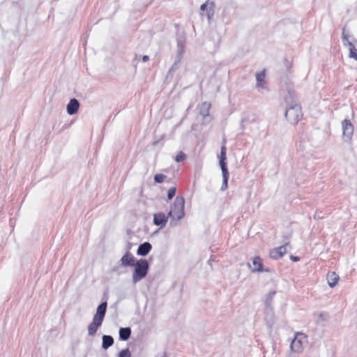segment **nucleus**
Instances as JSON below:
<instances>
[{
	"instance_id": "nucleus-29",
	"label": "nucleus",
	"mask_w": 357,
	"mask_h": 357,
	"mask_svg": "<svg viewBox=\"0 0 357 357\" xmlns=\"http://www.w3.org/2000/svg\"><path fill=\"white\" fill-rule=\"evenodd\" d=\"M211 1H209V0H207L206 3H203L201 7H200V10L202 11H204V10H206V8L209 5V3Z\"/></svg>"
},
{
	"instance_id": "nucleus-30",
	"label": "nucleus",
	"mask_w": 357,
	"mask_h": 357,
	"mask_svg": "<svg viewBox=\"0 0 357 357\" xmlns=\"http://www.w3.org/2000/svg\"><path fill=\"white\" fill-rule=\"evenodd\" d=\"M149 57L147 55H144V56H143V57H142V61H143L144 62H146V61H149Z\"/></svg>"
},
{
	"instance_id": "nucleus-3",
	"label": "nucleus",
	"mask_w": 357,
	"mask_h": 357,
	"mask_svg": "<svg viewBox=\"0 0 357 357\" xmlns=\"http://www.w3.org/2000/svg\"><path fill=\"white\" fill-rule=\"evenodd\" d=\"M184 204L185 202L183 197H176L173 206L168 213V216L171 217L173 220H181L185 215Z\"/></svg>"
},
{
	"instance_id": "nucleus-32",
	"label": "nucleus",
	"mask_w": 357,
	"mask_h": 357,
	"mask_svg": "<svg viewBox=\"0 0 357 357\" xmlns=\"http://www.w3.org/2000/svg\"><path fill=\"white\" fill-rule=\"evenodd\" d=\"M291 259H292L294 261H298V257H291Z\"/></svg>"
},
{
	"instance_id": "nucleus-10",
	"label": "nucleus",
	"mask_w": 357,
	"mask_h": 357,
	"mask_svg": "<svg viewBox=\"0 0 357 357\" xmlns=\"http://www.w3.org/2000/svg\"><path fill=\"white\" fill-rule=\"evenodd\" d=\"M288 246L289 244L287 243L284 245L273 249L270 252V257L274 259H278L282 257L287 252Z\"/></svg>"
},
{
	"instance_id": "nucleus-26",
	"label": "nucleus",
	"mask_w": 357,
	"mask_h": 357,
	"mask_svg": "<svg viewBox=\"0 0 357 357\" xmlns=\"http://www.w3.org/2000/svg\"><path fill=\"white\" fill-rule=\"evenodd\" d=\"M131 354L128 349L120 351L119 357H130Z\"/></svg>"
},
{
	"instance_id": "nucleus-1",
	"label": "nucleus",
	"mask_w": 357,
	"mask_h": 357,
	"mask_svg": "<svg viewBox=\"0 0 357 357\" xmlns=\"http://www.w3.org/2000/svg\"><path fill=\"white\" fill-rule=\"evenodd\" d=\"M107 306V302H103L98 307L93 321L88 326V334L89 335H94L98 328L101 326L105 315Z\"/></svg>"
},
{
	"instance_id": "nucleus-27",
	"label": "nucleus",
	"mask_w": 357,
	"mask_h": 357,
	"mask_svg": "<svg viewBox=\"0 0 357 357\" xmlns=\"http://www.w3.org/2000/svg\"><path fill=\"white\" fill-rule=\"evenodd\" d=\"M175 193H176V188L172 187V188H169L168 190V192H167L168 199H171L175 195Z\"/></svg>"
},
{
	"instance_id": "nucleus-11",
	"label": "nucleus",
	"mask_w": 357,
	"mask_h": 357,
	"mask_svg": "<svg viewBox=\"0 0 357 357\" xmlns=\"http://www.w3.org/2000/svg\"><path fill=\"white\" fill-rule=\"evenodd\" d=\"M168 217L169 216H166L163 213H155L153 215V222L155 225L163 227L167 222Z\"/></svg>"
},
{
	"instance_id": "nucleus-5",
	"label": "nucleus",
	"mask_w": 357,
	"mask_h": 357,
	"mask_svg": "<svg viewBox=\"0 0 357 357\" xmlns=\"http://www.w3.org/2000/svg\"><path fill=\"white\" fill-rule=\"evenodd\" d=\"M307 343L306 337L303 333H298L295 335L290 344V349L292 352L301 354Z\"/></svg>"
},
{
	"instance_id": "nucleus-22",
	"label": "nucleus",
	"mask_w": 357,
	"mask_h": 357,
	"mask_svg": "<svg viewBox=\"0 0 357 357\" xmlns=\"http://www.w3.org/2000/svg\"><path fill=\"white\" fill-rule=\"evenodd\" d=\"M264 79H265L264 71L257 74V75H256L257 83L266 82Z\"/></svg>"
},
{
	"instance_id": "nucleus-4",
	"label": "nucleus",
	"mask_w": 357,
	"mask_h": 357,
	"mask_svg": "<svg viewBox=\"0 0 357 357\" xmlns=\"http://www.w3.org/2000/svg\"><path fill=\"white\" fill-rule=\"evenodd\" d=\"M285 117L292 124H296L302 118L301 108L297 103H293L287 107Z\"/></svg>"
},
{
	"instance_id": "nucleus-15",
	"label": "nucleus",
	"mask_w": 357,
	"mask_h": 357,
	"mask_svg": "<svg viewBox=\"0 0 357 357\" xmlns=\"http://www.w3.org/2000/svg\"><path fill=\"white\" fill-rule=\"evenodd\" d=\"M326 279L329 287L333 288L337 284L339 276L335 272H328L326 275Z\"/></svg>"
},
{
	"instance_id": "nucleus-25",
	"label": "nucleus",
	"mask_w": 357,
	"mask_h": 357,
	"mask_svg": "<svg viewBox=\"0 0 357 357\" xmlns=\"http://www.w3.org/2000/svg\"><path fill=\"white\" fill-rule=\"evenodd\" d=\"M276 294L275 289L270 290L266 295V302L271 303Z\"/></svg>"
},
{
	"instance_id": "nucleus-23",
	"label": "nucleus",
	"mask_w": 357,
	"mask_h": 357,
	"mask_svg": "<svg viewBox=\"0 0 357 357\" xmlns=\"http://www.w3.org/2000/svg\"><path fill=\"white\" fill-rule=\"evenodd\" d=\"M185 158H186L185 154L183 151H180L177 153V155L175 158V160L177 162H183L185 160Z\"/></svg>"
},
{
	"instance_id": "nucleus-17",
	"label": "nucleus",
	"mask_w": 357,
	"mask_h": 357,
	"mask_svg": "<svg viewBox=\"0 0 357 357\" xmlns=\"http://www.w3.org/2000/svg\"><path fill=\"white\" fill-rule=\"evenodd\" d=\"M131 334V330L130 328H121L119 330V337L122 340H127Z\"/></svg>"
},
{
	"instance_id": "nucleus-9",
	"label": "nucleus",
	"mask_w": 357,
	"mask_h": 357,
	"mask_svg": "<svg viewBox=\"0 0 357 357\" xmlns=\"http://www.w3.org/2000/svg\"><path fill=\"white\" fill-rule=\"evenodd\" d=\"M342 135L344 137L350 139L354 133V127L349 120H344L342 123Z\"/></svg>"
},
{
	"instance_id": "nucleus-31",
	"label": "nucleus",
	"mask_w": 357,
	"mask_h": 357,
	"mask_svg": "<svg viewBox=\"0 0 357 357\" xmlns=\"http://www.w3.org/2000/svg\"><path fill=\"white\" fill-rule=\"evenodd\" d=\"M155 357H167V356L166 354L162 353L161 354L156 356Z\"/></svg>"
},
{
	"instance_id": "nucleus-8",
	"label": "nucleus",
	"mask_w": 357,
	"mask_h": 357,
	"mask_svg": "<svg viewBox=\"0 0 357 357\" xmlns=\"http://www.w3.org/2000/svg\"><path fill=\"white\" fill-rule=\"evenodd\" d=\"M211 108V103L208 102H202L199 107V114L202 116L203 120L206 123H208L211 121L212 118L209 116V109Z\"/></svg>"
},
{
	"instance_id": "nucleus-13",
	"label": "nucleus",
	"mask_w": 357,
	"mask_h": 357,
	"mask_svg": "<svg viewBox=\"0 0 357 357\" xmlns=\"http://www.w3.org/2000/svg\"><path fill=\"white\" fill-rule=\"evenodd\" d=\"M121 265L123 266H133L135 262V257L128 251L121 259Z\"/></svg>"
},
{
	"instance_id": "nucleus-33",
	"label": "nucleus",
	"mask_w": 357,
	"mask_h": 357,
	"mask_svg": "<svg viewBox=\"0 0 357 357\" xmlns=\"http://www.w3.org/2000/svg\"><path fill=\"white\" fill-rule=\"evenodd\" d=\"M275 350V344H273V352H274Z\"/></svg>"
},
{
	"instance_id": "nucleus-24",
	"label": "nucleus",
	"mask_w": 357,
	"mask_h": 357,
	"mask_svg": "<svg viewBox=\"0 0 357 357\" xmlns=\"http://www.w3.org/2000/svg\"><path fill=\"white\" fill-rule=\"evenodd\" d=\"M165 178L166 176L162 174H155L154 176V181L158 183H162Z\"/></svg>"
},
{
	"instance_id": "nucleus-19",
	"label": "nucleus",
	"mask_w": 357,
	"mask_h": 357,
	"mask_svg": "<svg viewBox=\"0 0 357 357\" xmlns=\"http://www.w3.org/2000/svg\"><path fill=\"white\" fill-rule=\"evenodd\" d=\"M222 184L221 186V190H225L227 188V182L229 178V172L228 169L222 170Z\"/></svg>"
},
{
	"instance_id": "nucleus-28",
	"label": "nucleus",
	"mask_w": 357,
	"mask_h": 357,
	"mask_svg": "<svg viewBox=\"0 0 357 357\" xmlns=\"http://www.w3.org/2000/svg\"><path fill=\"white\" fill-rule=\"evenodd\" d=\"M178 52L182 54L184 51V44L182 42L178 43Z\"/></svg>"
},
{
	"instance_id": "nucleus-20",
	"label": "nucleus",
	"mask_w": 357,
	"mask_h": 357,
	"mask_svg": "<svg viewBox=\"0 0 357 357\" xmlns=\"http://www.w3.org/2000/svg\"><path fill=\"white\" fill-rule=\"evenodd\" d=\"M214 6H215L214 3L213 1H211L209 3L208 6L206 8V15H207V17H208V20H210L214 15Z\"/></svg>"
},
{
	"instance_id": "nucleus-21",
	"label": "nucleus",
	"mask_w": 357,
	"mask_h": 357,
	"mask_svg": "<svg viewBox=\"0 0 357 357\" xmlns=\"http://www.w3.org/2000/svg\"><path fill=\"white\" fill-rule=\"evenodd\" d=\"M256 88L257 89L258 91L261 93L268 90L266 82L257 83Z\"/></svg>"
},
{
	"instance_id": "nucleus-12",
	"label": "nucleus",
	"mask_w": 357,
	"mask_h": 357,
	"mask_svg": "<svg viewBox=\"0 0 357 357\" xmlns=\"http://www.w3.org/2000/svg\"><path fill=\"white\" fill-rule=\"evenodd\" d=\"M79 107V103L77 100L73 98L67 105L66 110L69 115L75 114L77 112Z\"/></svg>"
},
{
	"instance_id": "nucleus-18",
	"label": "nucleus",
	"mask_w": 357,
	"mask_h": 357,
	"mask_svg": "<svg viewBox=\"0 0 357 357\" xmlns=\"http://www.w3.org/2000/svg\"><path fill=\"white\" fill-rule=\"evenodd\" d=\"M114 343V340L110 335H103L102 337V344L103 349H107L108 347L112 346Z\"/></svg>"
},
{
	"instance_id": "nucleus-14",
	"label": "nucleus",
	"mask_w": 357,
	"mask_h": 357,
	"mask_svg": "<svg viewBox=\"0 0 357 357\" xmlns=\"http://www.w3.org/2000/svg\"><path fill=\"white\" fill-rule=\"evenodd\" d=\"M152 246L149 242L141 244L137 250V254L139 256H146L151 250Z\"/></svg>"
},
{
	"instance_id": "nucleus-7",
	"label": "nucleus",
	"mask_w": 357,
	"mask_h": 357,
	"mask_svg": "<svg viewBox=\"0 0 357 357\" xmlns=\"http://www.w3.org/2000/svg\"><path fill=\"white\" fill-rule=\"evenodd\" d=\"M248 267L252 273L269 272L270 269L263 268L262 260L259 257H255L252 259V264H248Z\"/></svg>"
},
{
	"instance_id": "nucleus-2",
	"label": "nucleus",
	"mask_w": 357,
	"mask_h": 357,
	"mask_svg": "<svg viewBox=\"0 0 357 357\" xmlns=\"http://www.w3.org/2000/svg\"><path fill=\"white\" fill-rule=\"evenodd\" d=\"M135 269L132 275V280L134 284L144 278L148 273L149 263L146 259H139L134 264Z\"/></svg>"
},
{
	"instance_id": "nucleus-16",
	"label": "nucleus",
	"mask_w": 357,
	"mask_h": 357,
	"mask_svg": "<svg viewBox=\"0 0 357 357\" xmlns=\"http://www.w3.org/2000/svg\"><path fill=\"white\" fill-rule=\"evenodd\" d=\"M226 151L227 149L225 145L222 146L221 150H220V166L221 168V170L227 169V157H226Z\"/></svg>"
},
{
	"instance_id": "nucleus-6",
	"label": "nucleus",
	"mask_w": 357,
	"mask_h": 357,
	"mask_svg": "<svg viewBox=\"0 0 357 357\" xmlns=\"http://www.w3.org/2000/svg\"><path fill=\"white\" fill-rule=\"evenodd\" d=\"M342 39L344 45L348 47L349 51V56L357 61V48H356L354 43L349 40V36L346 33V29L344 27L342 31Z\"/></svg>"
}]
</instances>
